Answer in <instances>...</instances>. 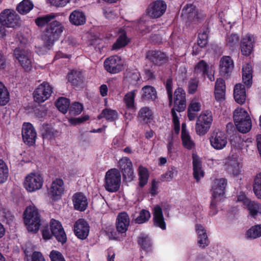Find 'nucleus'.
Listing matches in <instances>:
<instances>
[{"instance_id":"obj_1","label":"nucleus","mask_w":261,"mask_h":261,"mask_svg":"<svg viewBox=\"0 0 261 261\" xmlns=\"http://www.w3.org/2000/svg\"><path fill=\"white\" fill-rule=\"evenodd\" d=\"M64 30V27L61 22L56 20L51 22L42 35L44 45L38 49L37 53L44 55L50 50L54 43L59 39Z\"/></svg>"},{"instance_id":"obj_2","label":"nucleus","mask_w":261,"mask_h":261,"mask_svg":"<svg viewBox=\"0 0 261 261\" xmlns=\"http://www.w3.org/2000/svg\"><path fill=\"white\" fill-rule=\"evenodd\" d=\"M186 108V93L181 88H178L174 94V105L171 109V115L172 122L173 123L174 130L175 134L179 133L180 130V124L179 118L180 114L176 113V111L180 113L184 111Z\"/></svg>"},{"instance_id":"obj_3","label":"nucleus","mask_w":261,"mask_h":261,"mask_svg":"<svg viewBox=\"0 0 261 261\" xmlns=\"http://www.w3.org/2000/svg\"><path fill=\"white\" fill-rule=\"evenodd\" d=\"M19 24V17L16 12L11 9H6L0 14V37H4L6 35L7 28H14Z\"/></svg>"},{"instance_id":"obj_4","label":"nucleus","mask_w":261,"mask_h":261,"mask_svg":"<svg viewBox=\"0 0 261 261\" xmlns=\"http://www.w3.org/2000/svg\"><path fill=\"white\" fill-rule=\"evenodd\" d=\"M233 120L236 127L240 132L246 133L251 129V118L248 112L243 108H238L234 110Z\"/></svg>"},{"instance_id":"obj_5","label":"nucleus","mask_w":261,"mask_h":261,"mask_svg":"<svg viewBox=\"0 0 261 261\" xmlns=\"http://www.w3.org/2000/svg\"><path fill=\"white\" fill-rule=\"evenodd\" d=\"M15 61L25 71H29L32 68V57L30 50L21 45L14 50Z\"/></svg>"},{"instance_id":"obj_6","label":"nucleus","mask_w":261,"mask_h":261,"mask_svg":"<svg viewBox=\"0 0 261 261\" xmlns=\"http://www.w3.org/2000/svg\"><path fill=\"white\" fill-rule=\"evenodd\" d=\"M121 180V174L119 171L116 168L111 169L105 174L104 188L109 192H116L119 189Z\"/></svg>"},{"instance_id":"obj_7","label":"nucleus","mask_w":261,"mask_h":261,"mask_svg":"<svg viewBox=\"0 0 261 261\" xmlns=\"http://www.w3.org/2000/svg\"><path fill=\"white\" fill-rule=\"evenodd\" d=\"M25 225L31 228H39L42 224L41 215L38 209L34 204L26 207L23 212Z\"/></svg>"},{"instance_id":"obj_8","label":"nucleus","mask_w":261,"mask_h":261,"mask_svg":"<svg viewBox=\"0 0 261 261\" xmlns=\"http://www.w3.org/2000/svg\"><path fill=\"white\" fill-rule=\"evenodd\" d=\"M213 121L212 113L210 110L202 111L198 117L195 124V131L199 136L206 134L211 127Z\"/></svg>"},{"instance_id":"obj_9","label":"nucleus","mask_w":261,"mask_h":261,"mask_svg":"<svg viewBox=\"0 0 261 261\" xmlns=\"http://www.w3.org/2000/svg\"><path fill=\"white\" fill-rule=\"evenodd\" d=\"M44 177L38 172H32L26 175L23 181V187L29 192H34L41 189L43 185Z\"/></svg>"},{"instance_id":"obj_10","label":"nucleus","mask_w":261,"mask_h":261,"mask_svg":"<svg viewBox=\"0 0 261 261\" xmlns=\"http://www.w3.org/2000/svg\"><path fill=\"white\" fill-rule=\"evenodd\" d=\"M53 92L51 86L46 82L40 84L33 92V98L35 102L40 103L47 100Z\"/></svg>"},{"instance_id":"obj_11","label":"nucleus","mask_w":261,"mask_h":261,"mask_svg":"<svg viewBox=\"0 0 261 261\" xmlns=\"http://www.w3.org/2000/svg\"><path fill=\"white\" fill-rule=\"evenodd\" d=\"M209 140L211 146L218 150L224 149L227 144L226 134L219 130H215L211 133Z\"/></svg>"},{"instance_id":"obj_12","label":"nucleus","mask_w":261,"mask_h":261,"mask_svg":"<svg viewBox=\"0 0 261 261\" xmlns=\"http://www.w3.org/2000/svg\"><path fill=\"white\" fill-rule=\"evenodd\" d=\"M123 63L118 56H113L107 58L104 62L105 69L109 72L115 74L123 69Z\"/></svg>"},{"instance_id":"obj_13","label":"nucleus","mask_w":261,"mask_h":261,"mask_svg":"<svg viewBox=\"0 0 261 261\" xmlns=\"http://www.w3.org/2000/svg\"><path fill=\"white\" fill-rule=\"evenodd\" d=\"M22 139L24 143L29 146L35 144L37 138V133L33 125L29 122L23 123L22 128Z\"/></svg>"},{"instance_id":"obj_14","label":"nucleus","mask_w":261,"mask_h":261,"mask_svg":"<svg viewBox=\"0 0 261 261\" xmlns=\"http://www.w3.org/2000/svg\"><path fill=\"white\" fill-rule=\"evenodd\" d=\"M182 16L194 22H198L205 17L203 12L199 11L193 5H188L182 9Z\"/></svg>"},{"instance_id":"obj_15","label":"nucleus","mask_w":261,"mask_h":261,"mask_svg":"<svg viewBox=\"0 0 261 261\" xmlns=\"http://www.w3.org/2000/svg\"><path fill=\"white\" fill-rule=\"evenodd\" d=\"M64 183L61 178L54 179L48 190L50 198L54 200L59 199L64 192Z\"/></svg>"},{"instance_id":"obj_16","label":"nucleus","mask_w":261,"mask_h":261,"mask_svg":"<svg viewBox=\"0 0 261 261\" xmlns=\"http://www.w3.org/2000/svg\"><path fill=\"white\" fill-rule=\"evenodd\" d=\"M227 185L226 180L223 178L215 179L212 186L213 198L221 201L225 193Z\"/></svg>"},{"instance_id":"obj_17","label":"nucleus","mask_w":261,"mask_h":261,"mask_svg":"<svg viewBox=\"0 0 261 261\" xmlns=\"http://www.w3.org/2000/svg\"><path fill=\"white\" fill-rule=\"evenodd\" d=\"M166 8V4L164 1L157 0L149 5L147 9V14L151 18H159L163 15Z\"/></svg>"},{"instance_id":"obj_18","label":"nucleus","mask_w":261,"mask_h":261,"mask_svg":"<svg viewBox=\"0 0 261 261\" xmlns=\"http://www.w3.org/2000/svg\"><path fill=\"white\" fill-rule=\"evenodd\" d=\"M119 167L125 180L130 181L134 177V170L131 161L127 157H123L119 161Z\"/></svg>"},{"instance_id":"obj_19","label":"nucleus","mask_w":261,"mask_h":261,"mask_svg":"<svg viewBox=\"0 0 261 261\" xmlns=\"http://www.w3.org/2000/svg\"><path fill=\"white\" fill-rule=\"evenodd\" d=\"M254 42L255 37L254 35L250 34L245 35L241 41L242 54L244 56L250 55L253 50Z\"/></svg>"},{"instance_id":"obj_20","label":"nucleus","mask_w":261,"mask_h":261,"mask_svg":"<svg viewBox=\"0 0 261 261\" xmlns=\"http://www.w3.org/2000/svg\"><path fill=\"white\" fill-rule=\"evenodd\" d=\"M72 202L75 210L83 212L88 206V200L86 196L81 192L75 193L72 196Z\"/></svg>"},{"instance_id":"obj_21","label":"nucleus","mask_w":261,"mask_h":261,"mask_svg":"<svg viewBox=\"0 0 261 261\" xmlns=\"http://www.w3.org/2000/svg\"><path fill=\"white\" fill-rule=\"evenodd\" d=\"M146 58L156 65H161L166 63L167 60L164 53L157 50L148 51L146 54Z\"/></svg>"},{"instance_id":"obj_22","label":"nucleus","mask_w":261,"mask_h":261,"mask_svg":"<svg viewBox=\"0 0 261 261\" xmlns=\"http://www.w3.org/2000/svg\"><path fill=\"white\" fill-rule=\"evenodd\" d=\"M153 224L160 228H166V223L163 214L162 208L158 205H155L153 210Z\"/></svg>"},{"instance_id":"obj_23","label":"nucleus","mask_w":261,"mask_h":261,"mask_svg":"<svg viewBox=\"0 0 261 261\" xmlns=\"http://www.w3.org/2000/svg\"><path fill=\"white\" fill-rule=\"evenodd\" d=\"M233 96L235 101L241 105L243 104L246 99V90L242 84H237L234 87Z\"/></svg>"},{"instance_id":"obj_24","label":"nucleus","mask_w":261,"mask_h":261,"mask_svg":"<svg viewBox=\"0 0 261 261\" xmlns=\"http://www.w3.org/2000/svg\"><path fill=\"white\" fill-rule=\"evenodd\" d=\"M201 108V104L198 98H194L190 101L188 108V117L190 121L195 119L196 117L195 112L200 111Z\"/></svg>"},{"instance_id":"obj_25","label":"nucleus","mask_w":261,"mask_h":261,"mask_svg":"<svg viewBox=\"0 0 261 261\" xmlns=\"http://www.w3.org/2000/svg\"><path fill=\"white\" fill-rule=\"evenodd\" d=\"M193 175L197 181L204 176V172L201 168V162L199 157L195 153L192 154Z\"/></svg>"},{"instance_id":"obj_26","label":"nucleus","mask_w":261,"mask_h":261,"mask_svg":"<svg viewBox=\"0 0 261 261\" xmlns=\"http://www.w3.org/2000/svg\"><path fill=\"white\" fill-rule=\"evenodd\" d=\"M70 22L74 25H81L86 22V16L82 11L74 10L69 16Z\"/></svg>"},{"instance_id":"obj_27","label":"nucleus","mask_w":261,"mask_h":261,"mask_svg":"<svg viewBox=\"0 0 261 261\" xmlns=\"http://www.w3.org/2000/svg\"><path fill=\"white\" fill-rule=\"evenodd\" d=\"M233 62L229 56L223 57L220 62V70L223 74L231 72L233 68Z\"/></svg>"},{"instance_id":"obj_28","label":"nucleus","mask_w":261,"mask_h":261,"mask_svg":"<svg viewBox=\"0 0 261 261\" xmlns=\"http://www.w3.org/2000/svg\"><path fill=\"white\" fill-rule=\"evenodd\" d=\"M137 243L140 249L146 252L150 251L151 249L152 242L148 234L141 233L137 239Z\"/></svg>"},{"instance_id":"obj_29","label":"nucleus","mask_w":261,"mask_h":261,"mask_svg":"<svg viewBox=\"0 0 261 261\" xmlns=\"http://www.w3.org/2000/svg\"><path fill=\"white\" fill-rule=\"evenodd\" d=\"M153 113L148 107H142L138 112V118L142 123H150L153 120Z\"/></svg>"},{"instance_id":"obj_30","label":"nucleus","mask_w":261,"mask_h":261,"mask_svg":"<svg viewBox=\"0 0 261 261\" xmlns=\"http://www.w3.org/2000/svg\"><path fill=\"white\" fill-rule=\"evenodd\" d=\"M252 67L249 64H246L242 68V79L247 88L252 85Z\"/></svg>"},{"instance_id":"obj_31","label":"nucleus","mask_w":261,"mask_h":261,"mask_svg":"<svg viewBox=\"0 0 261 261\" xmlns=\"http://www.w3.org/2000/svg\"><path fill=\"white\" fill-rule=\"evenodd\" d=\"M208 33L207 31H203L198 34L197 44L193 46V54L195 55L200 51L199 47H204L207 43Z\"/></svg>"},{"instance_id":"obj_32","label":"nucleus","mask_w":261,"mask_h":261,"mask_svg":"<svg viewBox=\"0 0 261 261\" xmlns=\"http://www.w3.org/2000/svg\"><path fill=\"white\" fill-rule=\"evenodd\" d=\"M141 97L144 100H154L156 97L155 89L151 86H145L141 89Z\"/></svg>"},{"instance_id":"obj_33","label":"nucleus","mask_w":261,"mask_h":261,"mask_svg":"<svg viewBox=\"0 0 261 261\" xmlns=\"http://www.w3.org/2000/svg\"><path fill=\"white\" fill-rule=\"evenodd\" d=\"M130 224V218L126 212L119 213L116 219V228H128Z\"/></svg>"},{"instance_id":"obj_34","label":"nucleus","mask_w":261,"mask_h":261,"mask_svg":"<svg viewBox=\"0 0 261 261\" xmlns=\"http://www.w3.org/2000/svg\"><path fill=\"white\" fill-rule=\"evenodd\" d=\"M118 116V113L116 111L110 109H105L102 111L97 118L98 119L105 118L108 121H113L117 119Z\"/></svg>"},{"instance_id":"obj_35","label":"nucleus","mask_w":261,"mask_h":261,"mask_svg":"<svg viewBox=\"0 0 261 261\" xmlns=\"http://www.w3.org/2000/svg\"><path fill=\"white\" fill-rule=\"evenodd\" d=\"M136 90H133L126 93L123 98V102L128 109H134L135 108V98Z\"/></svg>"},{"instance_id":"obj_36","label":"nucleus","mask_w":261,"mask_h":261,"mask_svg":"<svg viewBox=\"0 0 261 261\" xmlns=\"http://www.w3.org/2000/svg\"><path fill=\"white\" fill-rule=\"evenodd\" d=\"M9 100V92L4 84L0 81V106H5Z\"/></svg>"},{"instance_id":"obj_37","label":"nucleus","mask_w":261,"mask_h":261,"mask_svg":"<svg viewBox=\"0 0 261 261\" xmlns=\"http://www.w3.org/2000/svg\"><path fill=\"white\" fill-rule=\"evenodd\" d=\"M33 4L29 0H23L16 8L17 11L21 14H26L33 8Z\"/></svg>"},{"instance_id":"obj_38","label":"nucleus","mask_w":261,"mask_h":261,"mask_svg":"<svg viewBox=\"0 0 261 261\" xmlns=\"http://www.w3.org/2000/svg\"><path fill=\"white\" fill-rule=\"evenodd\" d=\"M245 207H247L250 215L253 218L261 214V204L258 203L250 201Z\"/></svg>"},{"instance_id":"obj_39","label":"nucleus","mask_w":261,"mask_h":261,"mask_svg":"<svg viewBox=\"0 0 261 261\" xmlns=\"http://www.w3.org/2000/svg\"><path fill=\"white\" fill-rule=\"evenodd\" d=\"M139 186L141 187H144L148 182L149 177V172L148 170L140 166L138 169Z\"/></svg>"},{"instance_id":"obj_40","label":"nucleus","mask_w":261,"mask_h":261,"mask_svg":"<svg viewBox=\"0 0 261 261\" xmlns=\"http://www.w3.org/2000/svg\"><path fill=\"white\" fill-rule=\"evenodd\" d=\"M127 229H107L106 232L111 240H118L123 237Z\"/></svg>"},{"instance_id":"obj_41","label":"nucleus","mask_w":261,"mask_h":261,"mask_svg":"<svg viewBox=\"0 0 261 261\" xmlns=\"http://www.w3.org/2000/svg\"><path fill=\"white\" fill-rule=\"evenodd\" d=\"M129 42V40L126 36L125 33L122 31L121 34L117 39L116 42L113 45V49H118L124 47Z\"/></svg>"},{"instance_id":"obj_42","label":"nucleus","mask_w":261,"mask_h":261,"mask_svg":"<svg viewBox=\"0 0 261 261\" xmlns=\"http://www.w3.org/2000/svg\"><path fill=\"white\" fill-rule=\"evenodd\" d=\"M206 229H196V232L198 235V243L202 248H204L208 246L209 242L207 239Z\"/></svg>"},{"instance_id":"obj_43","label":"nucleus","mask_w":261,"mask_h":261,"mask_svg":"<svg viewBox=\"0 0 261 261\" xmlns=\"http://www.w3.org/2000/svg\"><path fill=\"white\" fill-rule=\"evenodd\" d=\"M56 17L57 15L56 14L50 13L49 14L38 17L36 19L35 22L38 27H43Z\"/></svg>"},{"instance_id":"obj_44","label":"nucleus","mask_w":261,"mask_h":261,"mask_svg":"<svg viewBox=\"0 0 261 261\" xmlns=\"http://www.w3.org/2000/svg\"><path fill=\"white\" fill-rule=\"evenodd\" d=\"M68 46H69L68 44H66L64 46L62 41L61 42V50L56 53L55 56V59L57 60L62 58H69L70 57V55L68 54V53L71 51L73 49L72 48H68Z\"/></svg>"},{"instance_id":"obj_45","label":"nucleus","mask_w":261,"mask_h":261,"mask_svg":"<svg viewBox=\"0 0 261 261\" xmlns=\"http://www.w3.org/2000/svg\"><path fill=\"white\" fill-rule=\"evenodd\" d=\"M70 102L68 99L65 97L59 98L56 102L58 109L63 113H66L69 109Z\"/></svg>"},{"instance_id":"obj_46","label":"nucleus","mask_w":261,"mask_h":261,"mask_svg":"<svg viewBox=\"0 0 261 261\" xmlns=\"http://www.w3.org/2000/svg\"><path fill=\"white\" fill-rule=\"evenodd\" d=\"M181 140L182 145L188 149H191L194 146L195 144L188 132H181Z\"/></svg>"},{"instance_id":"obj_47","label":"nucleus","mask_w":261,"mask_h":261,"mask_svg":"<svg viewBox=\"0 0 261 261\" xmlns=\"http://www.w3.org/2000/svg\"><path fill=\"white\" fill-rule=\"evenodd\" d=\"M53 231V236L55 237L57 241L61 243L62 245L67 242V236L64 229H50Z\"/></svg>"},{"instance_id":"obj_48","label":"nucleus","mask_w":261,"mask_h":261,"mask_svg":"<svg viewBox=\"0 0 261 261\" xmlns=\"http://www.w3.org/2000/svg\"><path fill=\"white\" fill-rule=\"evenodd\" d=\"M208 65L203 60L199 61L195 66L194 72L202 75L207 74Z\"/></svg>"},{"instance_id":"obj_49","label":"nucleus","mask_w":261,"mask_h":261,"mask_svg":"<svg viewBox=\"0 0 261 261\" xmlns=\"http://www.w3.org/2000/svg\"><path fill=\"white\" fill-rule=\"evenodd\" d=\"M8 176V168L6 163L0 160V183L5 182Z\"/></svg>"},{"instance_id":"obj_50","label":"nucleus","mask_w":261,"mask_h":261,"mask_svg":"<svg viewBox=\"0 0 261 261\" xmlns=\"http://www.w3.org/2000/svg\"><path fill=\"white\" fill-rule=\"evenodd\" d=\"M253 191L255 195L261 199V173L257 174L254 179Z\"/></svg>"},{"instance_id":"obj_51","label":"nucleus","mask_w":261,"mask_h":261,"mask_svg":"<svg viewBox=\"0 0 261 261\" xmlns=\"http://www.w3.org/2000/svg\"><path fill=\"white\" fill-rule=\"evenodd\" d=\"M239 41V36L236 34H232L226 38V45L229 48H232L238 45Z\"/></svg>"},{"instance_id":"obj_52","label":"nucleus","mask_w":261,"mask_h":261,"mask_svg":"<svg viewBox=\"0 0 261 261\" xmlns=\"http://www.w3.org/2000/svg\"><path fill=\"white\" fill-rule=\"evenodd\" d=\"M230 143L232 147L239 150L244 148L245 143L242 138L237 136L232 137Z\"/></svg>"},{"instance_id":"obj_53","label":"nucleus","mask_w":261,"mask_h":261,"mask_svg":"<svg viewBox=\"0 0 261 261\" xmlns=\"http://www.w3.org/2000/svg\"><path fill=\"white\" fill-rule=\"evenodd\" d=\"M150 217L149 212L143 210L140 212L139 215L135 219V221L136 223L142 224L148 221Z\"/></svg>"},{"instance_id":"obj_54","label":"nucleus","mask_w":261,"mask_h":261,"mask_svg":"<svg viewBox=\"0 0 261 261\" xmlns=\"http://www.w3.org/2000/svg\"><path fill=\"white\" fill-rule=\"evenodd\" d=\"M68 80L73 85L77 84L79 81H81V73L77 71H72L67 75Z\"/></svg>"},{"instance_id":"obj_55","label":"nucleus","mask_w":261,"mask_h":261,"mask_svg":"<svg viewBox=\"0 0 261 261\" xmlns=\"http://www.w3.org/2000/svg\"><path fill=\"white\" fill-rule=\"evenodd\" d=\"M83 110L82 104L76 102L73 103L69 108V112L72 115H79Z\"/></svg>"},{"instance_id":"obj_56","label":"nucleus","mask_w":261,"mask_h":261,"mask_svg":"<svg viewBox=\"0 0 261 261\" xmlns=\"http://www.w3.org/2000/svg\"><path fill=\"white\" fill-rule=\"evenodd\" d=\"M248 239H254L261 236V229H248L246 232Z\"/></svg>"},{"instance_id":"obj_57","label":"nucleus","mask_w":261,"mask_h":261,"mask_svg":"<svg viewBox=\"0 0 261 261\" xmlns=\"http://www.w3.org/2000/svg\"><path fill=\"white\" fill-rule=\"evenodd\" d=\"M51 261H66L62 254L56 250H52L49 254Z\"/></svg>"},{"instance_id":"obj_58","label":"nucleus","mask_w":261,"mask_h":261,"mask_svg":"<svg viewBox=\"0 0 261 261\" xmlns=\"http://www.w3.org/2000/svg\"><path fill=\"white\" fill-rule=\"evenodd\" d=\"M75 236L79 239H86L89 233V229H73Z\"/></svg>"},{"instance_id":"obj_59","label":"nucleus","mask_w":261,"mask_h":261,"mask_svg":"<svg viewBox=\"0 0 261 261\" xmlns=\"http://www.w3.org/2000/svg\"><path fill=\"white\" fill-rule=\"evenodd\" d=\"M62 43L64 44V46L66 44H68L69 46L68 48H74V46L77 44L76 39L72 36L66 37L63 40H62Z\"/></svg>"},{"instance_id":"obj_60","label":"nucleus","mask_w":261,"mask_h":261,"mask_svg":"<svg viewBox=\"0 0 261 261\" xmlns=\"http://www.w3.org/2000/svg\"><path fill=\"white\" fill-rule=\"evenodd\" d=\"M89 225L88 222L84 219H78L75 223L74 228H88Z\"/></svg>"},{"instance_id":"obj_61","label":"nucleus","mask_w":261,"mask_h":261,"mask_svg":"<svg viewBox=\"0 0 261 261\" xmlns=\"http://www.w3.org/2000/svg\"><path fill=\"white\" fill-rule=\"evenodd\" d=\"M166 88L168 94V99L169 101V105H171L172 103V80L168 79L166 82Z\"/></svg>"},{"instance_id":"obj_62","label":"nucleus","mask_w":261,"mask_h":261,"mask_svg":"<svg viewBox=\"0 0 261 261\" xmlns=\"http://www.w3.org/2000/svg\"><path fill=\"white\" fill-rule=\"evenodd\" d=\"M177 171L175 168H171L164 175V178L166 181H170L172 179L176 176Z\"/></svg>"},{"instance_id":"obj_63","label":"nucleus","mask_w":261,"mask_h":261,"mask_svg":"<svg viewBox=\"0 0 261 261\" xmlns=\"http://www.w3.org/2000/svg\"><path fill=\"white\" fill-rule=\"evenodd\" d=\"M220 201L219 200L212 199L211 205L209 214L211 216H214L216 215L218 212L217 205L218 202Z\"/></svg>"},{"instance_id":"obj_64","label":"nucleus","mask_w":261,"mask_h":261,"mask_svg":"<svg viewBox=\"0 0 261 261\" xmlns=\"http://www.w3.org/2000/svg\"><path fill=\"white\" fill-rule=\"evenodd\" d=\"M53 6L57 7H63L69 3L70 0H48Z\"/></svg>"}]
</instances>
